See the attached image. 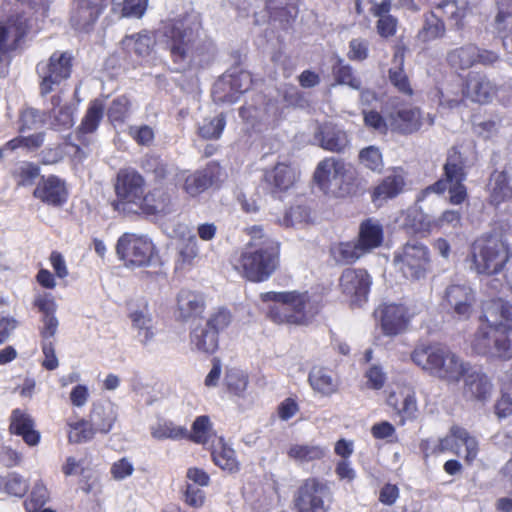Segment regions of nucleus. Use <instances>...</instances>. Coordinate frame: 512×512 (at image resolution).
<instances>
[{"instance_id":"obj_1","label":"nucleus","mask_w":512,"mask_h":512,"mask_svg":"<svg viewBox=\"0 0 512 512\" xmlns=\"http://www.w3.org/2000/svg\"><path fill=\"white\" fill-rule=\"evenodd\" d=\"M199 28L196 16L175 19L166 27L167 47L176 71L191 65L202 66L211 60V46L200 40Z\"/></svg>"},{"instance_id":"obj_2","label":"nucleus","mask_w":512,"mask_h":512,"mask_svg":"<svg viewBox=\"0 0 512 512\" xmlns=\"http://www.w3.org/2000/svg\"><path fill=\"white\" fill-rule=\"evenodd\" d=\"M251 240L241 253L239 267L253 282L267 280L279 264V243L263 233L260 226L249 229Z\"/></svg>"},{"instance_id":"obj_3","label":"nucleus","mask_w":512,"mask_h":512,"mask_svg":"<svg viewBox=\"0 0 512 512\" xmlns=\"http://www.w3.org/2000/svg\"><path fill=\"white\" fill-rule=\"evenodd\" d=\"M264 302L272 301L269 318L278 324L307 325L318 313L319 308L307 292H266L261 294Z\"/></svg>"},{"instance_id":"obj_4","label":"nucleus","mask_w":512,"mask_h":512,"mask_svg":"<svg viewBox=\"0 0 512 512\" xmlns=\"http://www.w3.org/2000/svg\"><path fill=\"white\" fill-rule=\"evenodd\" d=\"M411 358L423 370L449 382H458L469 370L467 363L438 345L421 344L414 349Z\"/></svg>"},{"instance_id":"obj_5","label":"nucleus","mask_w":512,"mask_h":512,"mask_svg":"<svg viewBox=\"0 0 512 512\" xmlns=\"http://www.w3.org/2000/svg\"><path fill=\"white\" fill-rule=\"evenodd\" d=\"M509 258V247L502 237L486 234L472 243L467 261L477 274L493 275L504 269Z\"/></svg>"},{"instance_id":"obj_6","label":"nucleus","mask_w":512,"mask_h":512,"mask_svg":"<svg viewBox=\"0 0 512 512\" xmlns=\"http://www.w3.org/2000/svg\"><path fill=\"white\" fill-rule=\"evenodd\" d=\"M115 192L117 199L114 202L115 210L125 214L140 213L144 198V179L133 169H122L118 172Z\"/></svg>"},{"instance_id":"obj_7","label":"nucleus","mask_w":512,"mask_h":512,"mask_svg":"<svg viewBox=\"0 0 512 512\" xmlns=\"http://www.w3.org/2000/svg\"><path fill=\"white\" fill-rule=\"evenodd\" d=\"M331 502L328 485L312 477L303 480L293 495L296 512H328Z\"/></svg>"},{"instance_id":"obj_8","label":"nucleus","mask_w":512,"mask_h":512,"mask_svg":"<svg viewBox=\"0 0 512 512\" xmlns=\"http://www.w3.org/2000/svg\"><path fill=\"white\" fill-rule=\"evenodd\" d=\"M393 263L405 278L420 280L430 266L429 250L422 243L407 242L394 252Z\"/></svg>"},{"instance_id":"obj_9","label":"nucleus","mask_w":512,"mask_h":512,"mask_svg":"<svg viewBox=\"0 0 512 512\" xmlns=\"http://www.w3.org/2000/svg\"><path fill=\"white\" fill-rule=\"evenodd\" d=\"M495 93L496 87L486 75L470 73L466 81L465 89L462 90L461 94L450 91L441 92L440 105L448 108L458 107L463 101V96L473 102L485 104L493 99Z\"/></svg>"},{"instance_id":"obj_10","label":"nucleus","mask_w":512,"mask_h":512,"mask_svg":"<svg viewBox=\"0 0 512 512\" xmlns=\"http://www.w3.org/2000/svg\"><path fill=\"white\" fill-rule=\"evenodd\" d=\"M473 348L478 354L502 359L512 358V327H480L473 340Z\"/></svg>"},{"instance_id":"obj_11","label":"nucleus","mask_w":512,"mask_h":512,"mask_svg":"<svg viewBox=\"0 0 512 512\" xmlns=\"http://www.w3.org/2000/svg\"><path fill=\"white\" fill-rule=\"evenodd\" d=\"M72 57L67 52H54L47 61L37 64L36 70L40 82V93L46 95L56 89L71 74Z\"/></svg>"},{"instance_id":"obj_12","label":"nucleus","mask_w":512,"mask_h":512,"mask_svg":"<svg viewBox=\"0 0 512 512\" xmlns=\"http://www.w3.org/2000/svg\"><path fill=\"white\" fill-rule=\"evenodd\" d=\"M154 246L143 235L124 233L117 241L116 252L127 266L141 267L148 265L152 258Z\"/></svg>"},{"instance_id":"obj_13","label":"nucleus","mask_w":512,"mask_h":512,"mask_svg":"<svg viewBox=\"0 0 512 512\" xmlns=\"http://www.w3.org/2000/svg\"><path fill=\"white\" fill-rule=\"evenodd\" d=\"M348 171L349 165L342 159L327 157L318 163L314 180L324 193L339 196Z\"/></svg>"},{"instance_id":"obj_14","label":"nucleus","mask_w":512,"mask_h":512,"mask_svg":"<svg viewBox=\"0 0 512 512\" xmlns=\"http://www.w3.org/2000/svg\"><path fill=\"white\" fill-rule=\"evenodd\" d=\"M339 281L342 292L349 296L354 304L360 305L366 301L371 280L365 270L347 268L342 272Z\"/></svg>"},{"instance_id":"obj_15","label":"nucleus","mask_w":512,"mask_h":512,"mask_svg":"<svg viewBox=\"0 0 512 512\" xmlns=\"http://www.w3.org/2000/svg\"><path fill=\"white\" fill-rule=\"evenodd\" d=\"M30 26V21L24 14L11 15L2 22L0 24V54L15 50Z\"/></svg>"},{"instance_id":"obj_16","label":"nucleus","mask_w":512,"mask_h":512,"mask_svg":"<svg viewBox=\"0 0 512 512\" xmlns=\"http://www.w3.org/2000/svg\"><path fill=\"white\" fill-rule=\"evenodd\" d=\"M104 9L101 0H78L70 15L71 26L81 32H89Z\"/></svg>"},{"instance_id":"obj_17","label":"nucleus","mask_w":512,"mask_h":512,"mask_svg":"<svg viewBox=\"0 0 512 512\" xmlns=\"http://www.w3.org/2000/svg\"><path fill=\"white\" fill-rule=\"evenodd\" d=\"M375 314L380 318L383 333L388 336L403 332L411 317L404 305L395 303L380 306Z\"/></svg>"},{"instance_id":"obj_18","label":"nucleus","mask_w":512,"mask_h":512,"mask_svg":"<svg viewBox=\"0 0 512 512\" xmlns=\"http://www.w3.org/2000/svg\"><path fill=\"white\" fill-rule=\"evenodd\" d=\"M444 301L455 315L467 319L472 313L475 295L466 283L451 284L445 290Z\"/></svg>"},{"instance_id":"obj_19","label":"nucleus","mask_w":512,"mask_h":512,"mask_svg":"<svg viewBox=\"0 0 512 512\" xmlns=\"http://www.w3.org/2000/svg\"><path fill=\"white\" fill-rule=\"evenodd\" d=\"M314 142L322 149L333 153H344L350 145L346 131L333 124H323L314 133Z\"/></svg>"},{"instance_id":"obj_20","label":"nucleus","mask_w":512,"mask_h":512,"mask_svg":"<svg viewBox=\"0 0 512 512\" xmlns=\"http://www.w3.org/2000/svg\"><path fill=\"white\" fill-rule=\"evenodd\" d=\"M406 186V173L401 167L388 170V174L374 188L372 198L375 203H381L395 198L404 191Z\"/></svg>"},{"instance_id":"obj_21","label":"nucleus","mask_w":512,"mask_h":512,"mask_svg":"<svg viewBox=\"0 0 512 512\" xmlns=\"http://www.w3.org/2000/svg\"><path fill=\"white\" fill-rule=\"evenodd\" d=\"M483 319L486 324L481 327L488 329L512 327V304L502 298L487 301L483 305Z\"/></svg>"},{"instance_id":"obj_22","label":"nucleus","mask_w":512,"mask_h":512,"mask_svg":"<svg viewBox=\"0 0 512 512\" xmlns=\"http://www.w3.org/2000/svg\"><path fill=\"white\" fill-rule=\"evenodd\" d=\"M389 128L401 134L418 131L422 125L421 112L416 107L403 106L387 116Z\"/></svg>"},{"instance_id":"obj_23","label":"nucleus","mask_w":512,"mask_h":512,"mask_svg":"<svg viewBox=\"0 0 512 512\" xmlns=\"http://www.w3.org/2000/svg\"><path fill=\"white\" fill-rule=\"evenodd\" d=\"M296 181V172L288 164L278 163L264 174L265 189L276 196L291 188Z\"/></svg>"},{"instance_id":"obj_24","label":"nucleus","mask_w":512,"mask_h":512,"mask_svg":"<svg viewBox=\"0 0 512 512\" xmlns=\"http://www.w3.org/2000/svg\"><path fill=\"white\" fill-rule=\"evenodd\" d=\"M387 404L401 416L402 422L404 419L414 418L418 410L415 390L409 385L398 387L397 390L390 392Z\"/></svg>"},{"instance_id":"obj_25","label":"nucleus","mask_w":512,"mask_h":512,"mask_svg":"<svg viewBox=\"0 0 512 512\" xmlns=\"http://www.w3.org/2000/svg\"><path fill=\"white\" fill-rule=\"evenodd\" d=\"M34 196L48 205L61 206L67 200V190L58 177H42L34 190Z\"/></svg>"},{"instance_id":"obj_26","label":"nucleus","mask_w":512,"mask_h":512,"mask_svg":"<svg viewBox=\"0 0 512 512\" xmlns=\"http://www.w3.org/2000/svg\"><path fill=\"white\" fill-rule=\"evenodd\" d=\"M132 328L136 332V339L143 345L149 346L155 338L156 327L153 317L147 307L135 310L130 314Z\"/></svg>"},{"instance_id":"obj_27","label":"nucleus","mask_w":512,"mask_h":512,"mask_svg":"<svg viewBox=\"0 0 512 512\" xmlns=\"http://www.w3.org/2000/svg\"><path fill=\"white\" fill-rule=\"evenodd\" d=\"M117 416V408L113 403H95L89 414V421L98 433L107 434L111 431Z\"/></svg>"},{"instance_id":"obj_28","label":"nucleus","mask_w":512,"mask_h":512,"mask_svg":"<svg viewBox=\"0 0 512 512\" xmlns=\"http://www.w3.org/2000/svg\"><path fill=\"white\" fill-rule=\"evenodd\" d=\"M465 384L463 393L468 399L485 401L490 397L492 384L484 373L480 371H469L465 374Z\"/></svg>"},{"instance_id":"obj_29","label":"nucleus","mask_w":512,"mask_h":512,"mask_svg":"<svg viewBox=\"0 0 512 512\" xmlns=\"http://www.w3.org/2000/svg\"><path fill=\"white\" fill-rule=\"evenodd\" d=\"M312 389L322 396H331L339 387L338 378L326 367H313L308 375Z\"/></svg>"},{"instance_id":"obj_30","label":"nucleus","mask_w":512,"mask_h":512,"mask_svg":"<svg viewBox=\"0 0 512 512\" xmlns=\"http://www.w3.org/2000/svg\"><path fill=\"white\" fill-rule=\"evenodd\" d=\"M383 238V227L378 220L367 219L361 223L357 243L365 255L379 247Z\"/></svg>"},{"instance_id":"obj_31","label":"nucleus","mask_w":512,"mask_h":512,"mask_svg":"<svg viewBox=\"0 0 512 512\" xmlns=\"http://www.w3.org/2000/svg\"><path fill=\"white\" fill-rule=\"evenodd\" d=\"M10 420L11 433L22 436L23 440L30 446L38 444L40 435L34 430V422L27 413L15 409L12 411Z\"/></svg>"},{"instance_id":"obj_32","label":"nucleus","mask_w":512,"mask_h":512,"mask_svg":"<svg viewBox=\"0 0 512 512\" xmlns=\"http://www.w3.org/2000/svg\"><path fill=\"white\" fill-rule=\"evenodd\" d=\"M205 307V301L202 294L190 291L181 290L177 297V309L179 317L183 320L197 317L202 314Z\"/></svg>"},{"instance_id":"obj_33","label":"nucleus","mask_w":512,"mask_h":512,"mask_svg":"<svg viewBox=\"0 0 512 512\" xmlns=\"http://www.w3.org/2000/svg\"><path fill=\"white\" fill-rule=\"evenodd\" d=\"M178 181H184L183 189L190 196H197L211 185L212 169L207 167L189 175H186L185 172H181Z\"/></svg>"},{"instance_id":"obj_34","label":"nucleus","mask_w":512,"mask_h":512,"mask_svg":"<svg viewBox=\"0 0 512 512\" xmlns=\"http://www.w3.org/2000/svg\"><path fill=\"white\" fill-rule=\"evenodd\" d=\"M171 196L162 189H154L144 195L140 212L145 214H167L171 211Z\"/></svg>"},{"instance_id":"obj_35","label":"nucleus","mask_w":512,"mask_h":512,"mask_svg":"<svg viewBox=\"0 0 512 512\" xmlns=\"http://www.w3.org/2000/svg\"><path fill=\"white\" fill-rule=\"evenodd\" d=\"M491 203L499 205L500 203L512 197V187L506 172L495 171L491 174L487 185Z\"/></svg>"},{"instance_id":"obj_36","label":"nucleus","mask_w":512,"mask_h":512,"mask_svg":"<svg viewBox=\"0 0 512 512\" xmlns=\"http://www.w3.org/2000/svg\"><path fill=\"white\" fill-rule=\"evenodd\" d=\"M330 255L337 264L347 265L356 262L365 254L357 241H350L331 245Z\"/></svg>"},{"instance_id":"obj_37","label":"nucleus","mask_w":512,"mask_h":512,"mask_svg":"<svg viewBox=\"0 0 512 512\" xmlns=\"http://www.w3.org/2000/svg\"><path fill=\"white\" fill-rule=\"evenodd\" d=\"M122 45L127 52L134 53L135 55L144 58L149 56L152 52L155 45V39L150 33L143 32L126 36L122 40Z\"/></svg>"},{"instance_id":"obj_38","label":"nucleus","mask_w":512,"mask_h":512,"mask_svg":"<svg viewBox=\"0 0 512 512\" xmlns=\"http://www.w3.org/2000/svg\"><path fill=\"white\" fill-rule=\"evenodd\" d=\"M478 47L468 44L447 53V62L456 69L465 70L477 63Z\"/></svg>"},{"instance_id":"obj_39","label":"nucleus","mask_w":512,"mask_h":512,"mask_svg":"<svg viewBox=\"0 0 512 512\" xmlns=\"http://www.w3.org/2000/svg\"><path fill=\"white\" fill-rule=\"evenodd\" d=\"M60 102V96H52L51 103L54 108L50 112V116L53 118L51 124L57 130H66L74 125V107L69 104L59 106Z\"/></svg>"},{"instance_id":"obj_40","label":"nucleus","mask_w":512,"mask_h":512,"mask_svg":"<svg viewBox=\"0 0 512 512\" xmlns=\"http://www.w3.org/2000/svg\"><path fill=\"white\" fill-rule=\"evenodd\" d=\"M212 458L214 463L223 470L231 473L239 470V462L236 459L235 451L222 438L214 446Z\"/></svg>"},{"instance_id":"obj_41","label":"nucleus","mask_w":512,"mask_h":512,"mask_svg":"<svg viewBox=\"0 0 512 512\" xmlns=\"http://www.w3.org/2000/svg\"><path fill=\"white\" fill-rule=\"evenodd\" d=\"M434 12L440 15V18L446 17L454 25L460 27L463 25V19L467 16L469 8L467 3L459 5L457 0H441L435 7Z\"/></svg>"},{"instance_id":"obj_42","label":"nucleus","mask_w":512,"mask_h":512,"mask_svg":"<svg viewBox=\"0 0 512 512\" xmlns=\"http://www.w3.org/2000/svg\"><path fill=\"white\" fill-rule=\"evenodd\" d=\"M290 459L299 462H311L323 458L326 449L315 444H292L287 450Z\"/></svg>"},{"instance_id":"obj_43","label":"nucleus","mask_w":512,"mask_h":512,"mask_svg":"<svg viewBox=\"0 0 512 512\" xmlns=\"http://www.w3.org/2000/svg\"><path fill=\"white\" fill-rule=\"evenodd\" d=\"M104 115V104L102 101L95 99L93 100L78 127V133L90 134L97 130Z\"/></svg>"},{"instance_id":"obj_44","label":"nucleus","mask_w":512,"mask_h":512,"mask_svg":"<svg viewBox=\"0 0 512 512\" xmlns=\"http://www.w3.org/2000/svg\"><path fill=\"white\" fill-rule=\"evenodd\" d=\"M190 338L194 348L204 353H212L218 347V337L207 325L194 328Z\"/></svg>"},{"instance_id":"obj_45","label":"nucleus","mask_w":512,"mask_h":512,"mask_svg":"<svg viewBox=\"0 0 512 512\" xmlns=\"http://www.w3.org/2000/svg\"><path fill=\"white\" fill-rule=\"evenodd\" d=\"M151 435L157 440H178L188 436V430L183 426L175 425L171 421H158L151 426Z\"/></svg>"},{"instance_id":"obj_46","label":"nucleus","mask_w":512,"mask_h":512,"mask_svg":"<svg viewBox=\"0 0 512 512\" xmlns=\"http://www.w3.org/2000/svg\"><path fill=\"white\" fill-rule=\"evenodd\" d=\"M404 56L396 53L394 56V66L389 69V79L391 84L398 89L399 92L411 95L412 89L407 75L403 71Z\"/></svg>"},{"instance_id":"obj_47","label":"nucleus","mask_w":512,"mask_h":512,"mask_svg":"<svg viewBox=\"0 0 512 512\" xmlns=\"http://www.w3.org/2000/svg\"><path fill=\"white\" fill-rule=\"evenodd\" d=\"M144 168L147 172L152 173L158 180H168L170 176L178 180L180 176V173L177 172V168L174 165L158 157L146 159Z\"/></svg>"},{"instance_id":"obj_48","label":"nucleus","mask_w":512,"mask_h":512,"mask_svg":"<svg viewBox=\"0 0 512 512\" xmlns=\"http://www.w3.org/2000/svg\"><path fill=\"white\" fill-rule=\"evenodd\" d=\"M445 33V25L440 15L432 11L425 16L424 25L419 36L424 41H430L442 37Z\"/></svg>"},{"instance_id":"obj_49","label":"nucleus","mask_w":512,"mask_h":512,"mask_svg":"<svg viewBox=\"0 0 512 512\" xmlns=\"http://www.w3.org/2000/svg\"><path fill=\"white\" fill-rule=\"evenodd\" d=\"M452 436L455 437V442L458 444V449L461 445L465 446L466 461L468 463L474 461L478 454V441L476 438L471 436L467 430L459 426L452 427Z\"/></svg>"},{"instance_id":"obj_50","label":"nucleus","mask_w":512,"mask_h":512,"mask_svg":"<svg viewBox=\"0 0 512 512\" xmlns=\"http://www.w3.org/2000/svg\"><path fill=\"white\" fill-rule=\"evenodd\" d=\"M179 260L183 264L191 265L193 261L199 256V243L197 236L190 232H182V239L178 247Z\"/></svg>"},{"instance_id":"obj_51","label":"nucleus","mask_w":512,"mask_h":512,"mask_svg":"<svg viewBox=\"0 0 512 512\" xmlns=\"http://www.w3.org/2000/svg\"><path fill=\"white\" fill-rule=\"evenodd\" d=\"M251 84L252 78L250 73L247 71H240L224 75L217 83V87L229 85L233 92L242 94L250 89Z\"/></svg>"},{"instance_id":"obj_52","label":"nucleus","mask_w":512,"mask_h":512,"mask_svg":"<svg viewBox=\"0 0 512 512\" xmlns=\"http://www.w3.org/2000/svg\"><path fill=\"white\" fill-rule=\"evenodd\" d=\"M225 125L226 121L222 113L212 118H205L198 126V134L204 139H218Z\"/></svg>"},{"instance_id":"obj_53","label":"nucleus","mask_w":512,"mask_h":512,"mask_svg":"<svg viewBox=\"0 0 512 512\" xmlns=\"http://www.w3.org/2000/svg\"><path fill=\"white\" fill-rule=\"evenodd\" d=\"M461 211L459 209H450L444 211L440 216L433 218L428 222V228L431 230L455 229L461 224Z\"/></svg>"},{"instance_id":"obj_54","label":"nucleus","mask_w":512,"mask_h":512,"mask_svg":"<svg viewBox=\"0 0 512 512\" xmlns=\"http://www.w3.org/2000/svg\"><path fill=\"white\" fill-rule=\"evenodd\" d=\"M148 6V0H123L113 5V11L119 12L120 17L141 18Z\"/></svg>"},{"instance_id":"obj_55","label":"nucleus","mask_w":512,"mask_h":512,"mask_svg":"<svg viewBox=\"0 0 512 512\" xmlns=\"http://www.w3.org/2000/svg\"><path fill=\"white\" fill-rule=\"evenodd\" d=\"M225 384L231 393L242 396L248 385V376L240 369L230 368L226 371Z\"/></svg>"},{"instance_id":"obj_56","label":"nucleus","mask_w":512,"mask_h":512,"mask_svg":"<svg viewBox=\"0 0 512 512\" xmlns=\"http://www.w3.org/2000/svg\"><path fill=\"white\" fill-rule=\"evenodd\" d=\"M359 161L373 172H381L384 166L382 153L376 146L363 148L359 153Z\"/></svg>"},{"instance_id":"obj_57","label":"nucleus","mask_w":512,"mask_h":512,"mask_svg":"<svg viewBox=\"0 0 512 512\" xmlns=\"http://www.w3.org/2000/svg\"><path fill=\"white\" fill-rule=\"evenodd\" d=\"M69 441L72 443H83L93 439L97 431L88 420H80L70 425Z\"/></svg>"},{"instance_id":"obj_58","label":"nucleus","mask_w":512,"mask_h":512,"mask_svg":"<svg viewBox=\"0 0 512 512\" xmlns=\"http://www.w3.org/2000/svg\"><path fill=\"white\" fill-rule=\"evenodd\" d=\"M333 74L338 84L347 85L354 90H360L362 87L361 80L348 65L339 62L333 67Z\"/></svg>"},{"instance_id":"obj_59","label":"nucleus","mask_w":512,"mask_h":512,"mask_svg":"<svg viewBox=\"0 0 512 512\" xmlns=\"http://www.w3.org/2000/svg\"><path fill=\"white\" fill-rule=\"evenodd\" d=\"M231 322L232 315L230 311L226 308H218L210 314L206 325L209 329L215 332V335L218 337V334L224 331Z\"/></svg>"},{"instance_id":"obj_60","label":"nucleus","mask_w":512,"mask_h":512,"mask_svg":"<svg viewBox=\"0 0 512 512\" xmlns=\"http://www.w3.org/2000/svg\"><path fill=\"white\" fill-rule=\"evenodd\" d=\"M211 430L210 420L207 416H199L195 419L192 425L191 434L188 433V436L192 441L205 444L208 440L209 434Z\"/></svg>"},{"instance_id":"obj_61","label":"nucleus","mask_w":512,"mask_h":512,"mask_svg":"<svg viewBox=\"0 0 512 512\" xmlns=\"http://www.w3.org/2000/svg\"><path fill=\"white\" fill-rule=\"evenodd\" d=\"M44 123V114L34 108H26L20 117V132L37 129Z\"/></svg>"},{"instance_id":"obj_62","label":"nucleus","mask_w":512,"mask_h":512,"mask_svg":"<svg viewBox=\"0 0 512 512\" xmlns=\"http://www.w3.org/2000/svg\"><path fill=\"white\" fill-rule=\"evenodd\" d=\"M129 108V99L124 95L119 96L111 102L108 108V117L113 122H123L128 116Z\"/></svg>"},{"instance_id":"obj_63","label":"nucleus","mask_w":512,"mask_h":512,"mask_svg":"<svg viewBox=\"0 0 512 512\" xmlns=\"http://www.w3.org/2000/svg\"><path fill=\"white\" fill-rule=\"evenodd\" d=\"M16 174L19 185L29 186L39 176L40 169L32 163L24 162L16 169Z\"/></svg>"},{"instance_id":"obj_64","label":"nucleus","mask_w":512,"mask_h":512,"mask_svg":"<svg viewBox=\"0 0 512 512\" xmlns=\"http://www.w3.org/2000/svg\"><path fill=\"white\" fill-rule=\"evenodd\" d=\"M28 487V482L21 475L12 473L7 477L5 492L16 497H23Z\"/></svg>"}]
</instances>
